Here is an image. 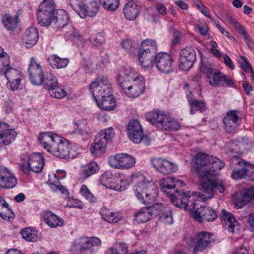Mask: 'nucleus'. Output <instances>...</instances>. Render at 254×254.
<instances>
[{
	"instance_id": "obj_1",
	"label": "nucleus",
	"mask_w": 254,
	"mask_h": 254,
	"mask_svg": "<svg viewBox=\"0 0 254 254\" xmlns=\"http://www.w3.org/2000/svg\"><path fill=\"white\" fill-rule=\"evenodd\" d=\"M196 175L199 178L201 190L203 193L201 197L205 200L212 198L214 192L222 193L225 190L223 182L217 179V170L224 167V163L218 158L202 153L195 156Z\"/></svg>"
},
{
	"instance_id": "obj_2",
	"label": "nucleus",
	"mask_w": 254,
	"mask_h": 254,
	"mask_svg": "<svg viewBox=\"0 0 254 254\" xmlns=\"http://www.w3.org/2000/svg\"><path fill=\"white\" fill-rule=\"evenodd\" d=\"M38 139L45 150L60 159L73 158L79 153L76 144L53 132L40 133Z\"/></svg>"
},
{
	"instance_id": "obj_3",
	"label": "nucleus",
	"mask_w": 254,
	"mask_h": 254,
	"mask_svg": "<svg viewBox=\"0 0 254 254\" xmlns=\"http://www.w3.org/2000/svg\"><path fill=\"white\" fill-rule=\"evenodd\" d=\"M132 181L136 184L134 187V192L141 202L146 205L151 203L157 195V190L152 182H146L145 177L141 174L132 176Z\"/></svg>"
},
{
	"instance_id": "obj_4",
	"label": "nucleus",
	"mask_w": 254,
	"mask_h": 254,
	"mask_svg": "<svg viewBox=\"0 0 254 254\" xmlns=\"http://www.w3.org/2000/svg\"><path fill=\"white\" fill-rule=\"evenodd\" d=\"M174 192L175 193H173L169 196L172 202L176 207L189 211L191 214L192 211H193V209H195L196 205V203L193 202L194 200L193 198V196H197L203 199L201 197V194L203 193L202 191L201 193L192 192L191 195H190V192H180L178 190Z\"/></svg>"
},
{
	"instance_id": "obj_5",
	"label": "nucleus",
	"mask_w": 254,
	"mask_h": 254,
	"mask_svg": "<svg viewBox=\"0 0 254 254\" xmlns=\"http://www.w3.org/2000/svg\"><path fill=\"white\" fill-rule=\"evenodd\" d=\"M213 242L214 239L211 234L206 231H201L190 237L188 244L193 247V254H197L208 248Z\"/></svg>"
},
{
	"instance_id": "obj_6",
	"label": "nucleus",
	"mask_w": 254,
	"mask_h": 254,
	"mask_svg": "<svg viewBox=\"0 0 254 254\" xmlns=\"http://www.w3.org/2000/svg\"><path fill=\"white\" fill-rule=\"evenodd\" d=\"M55 3L53 0H43L40 4L37 12V19L39 24L47 27L49 26L55 18Z\"/></svg>"
},
{
	"instance_id": "obj_7",
	"label": "nucleus",
	"mask_w": 254,
	"mask_h": 254,
	"mask_svg": "<svg viewBox=\"0 0 254 254\" xmlns=\"http://www.w3.org/2000/svg\"><path fill=\"white\" fill-rule=\"evenodd\" d=\"M135 158L127 153H119L111 156L109 164L113 168L125 170L133 167L135 164Z\"/></svg>"
},
{
	"instance_id": "obj_8",
	"label": "nucleus",
	"mask_w": 254,
	"mask_h": 254,
	"mask_svg": "<svg viewBox=\"0 0 254 254\" xmlns=\"http://www.w3.org/2000/svg\"><path fill=\"white\" fill-rule=\"evenodd\" d=\"M94 242L95 237L77 238L71 242L68 252L70 254H86Z\"/></svg>"
},
{
	"instance_id": "obj_9",
	"label": "nucleus",
	"mask_w": 254,
	"mask_h": 254,
	"mask_svg": "<svg viewBox=\"0 0 254 254\" xmlns=\"http://www.w3.org/2000/svg\"><path fill=\"white\" fill-rule=\"evenodd\" d=\"M28 72L32 84L40 86L43 84L45 77L43 68L34 57L30 59Z\"/></svg>"
},
{
	"instance_id": "obj_10",
	"label": "nucleus",
	"mask_w": 254,
	"mask_h": 254,
	"mask_svg": "<svg viewBox=\"0 0 254 254\" xmlns=\"http://www.w3.org/2000/svg\"><path fill=\"white\" fill-rule=\"evenodd\" d=\"M0 75H4L8 80L6 83L8 88L12 91L18 89L22 77V73L18 70L11 67L9 64L2 68V72Z\"/></svg>"
},
{
	"instance_id": "obj_11",
	"label": "nucleus",
	"mask_w": 254,
	"mask_h": 254,
	"mask_svg": "<svg viewBox=\"0 0 254 254\" xmlns=\"http://www.w3.org/2000/svg\"><path fill=\"white\" fill-rule=\"evenodd\" d=\"M145 88V82L142 76H136L130 83L123 87L122 89L125 91L127 95L131 98L138 97L143 93Z\"/></svg>"
},
{
	"instance_id": "obj_12",
	"label": "nucleus",
	"mask_w": 254,
	"mask_h": 254,
	"mask_svg": "<svg viewBox=\"0 0 254 254\" xmlns=\"http://www.w3.org/2000/svg\"><path fill=\"white\" fill-rule=\"evenodd\" d=\"M179 60L180 68L185 71L189 70L196 60L195 51L191 47L183 49L180 52Z\"/></svg>"
},
{
	"instance_id": "obj_13",
	"label": "nucleus",
	"mask_w": 254,
	"mask_h": 254,
	"mask_svg": "<svg viewBox=\"0 0 254 254\" xmlns=\"http://www.w3.org/2000/svg\"><path fill=\"white\" fill-rule=\"evenodd\" d=\"M17 180L12 171L5 167H0V187L4 189L13 188Z\"/></svg>"
},
{
	"instance_id": "obj_14",
	"label": "nucleus",
	"mask_w": 254,
	"mask_h": 254,
	"mask_svg": "<svg viewBox=\"0 0 254 254\" xmlns=\"http://www.w3.org/2000/svg\"><path fill=\"white\" fill-rule=\"evenodd\" d=\"M191 215L199 222H202L203 219L207 221H212L217 217V212L215 210L210 207L202 206L192 211Z\"/></svg>"
},
{
	"instance_id": "obj_15",
	"label": "nucleus",
	"mask_w": 254,
	"mask_h": 254,
	"mask_svg": "<svg viewBox=\"0 0 254 254\" xmlns=\"http://www.w3.org/2000/svg\"><path fill=\"white\" fill-rule=\"evenodd\" d=\"M94 2V0L91 1L89 6L83 5L79 0H69V4L82 18H85L87 16L93 17L95 15V12L94 11V7L92 6Z\"/></svg>"
},
{
	"instance_id": "obj_16",
	"label": "nucleus",
	"mask_w": 254,
	"mask_h": 254,
	"mask_svg": "<svg viewBox=\"0 0 254 254\" xmlns=\"http://www.w3.org/2000/svg\"><path fill=\"white\" fill-rule=\"evenodd\" d=\"M151 164L157 171L164 175L171 174L178 170L177 165L162 158L153 159Z\"/></svg>"
},
{
	"instance_id": "obj_17",
	"label": "nucleus",
	"mask_w": 254,
	"mask_h": 254,
	"mask_svg": "<svg viewBox=\"0 0 254 254\" xmlns=\"http://www.w3.org/2000/svg\"><path fill=\"white\" fill-rule=\"evenodd\" d=\"M142 11V6L137 1L126 2L123 9L126 19L129 21L135 20L139 17Z\"/></svg>"
},
{
	"instance_id": "obj_18",
	"label": "nucleus",
	"mask_w": 254,
	"mask_h": 254,
	"mask_svg": "<svg viewBox=\"0 0 254 254\" xmlns=\"http://www.w3.org/2000/svg\"><path fill=\"white\" fill-rule=\"evenodd\" d=\"M158 69L163 73H169L173 69V59L166 53H160L155 56V63Z\"/></svg>"
},
{
	"instance_id": "obj_19",
	"label": "nucleus",
	"mask_w": 254,
	"mask_h": 254,
	"mask_svg": "<svg viewBox=\"0 0 254 254\" xmlns=\"http://www.w3.org/2000/svg\"><path fill=\"white\" fill-rule=\"evenodd\" d=\"M96 104L102 110L113 111L116 107V100L110 92L107 95H96Z\"/></svg>"
},
{
	"instance_id": "obj_20",
	"label": "nucleus",
	"mask_w": 254,
	"mask_h": 254,
	"mask_svg": "<svg viewBox=\"0 0 254 254\" xmlns=\"http://www.w3.org/2000/svg\"><path fill=\"white\" fill-rule=\"evenodd\" d=\"M136 75V73L132 68L129 67H121L118 71V83L122 89L123 87H126L128 83L135 78Z\"/></svg>"
},
{
	"instance_id": "obj_21",
	"label": "nucleus",
	"mask_w": 254,
	"mask_h": 254,
	"mask_svg": "<svg viewBox=\"0 0 254 254\" xmlns=\"http://www.w3.org/2000/svg\"><path fill=\"white\" fill-rule=\"evenodd\" d=\"M207 78L209 83L212 86H231L233 84V81L228 76L223 75L216 69Z\"/></svg>"
},
{
	"instance_id": "obj_22",
	"label": "nucleus",
	"mask_w": 254,
	"mask_h": 254,
	"mask_svg": "<svg viewBox=\"0 0 254 254\" xmlns=\"http://www.w3.org/2000/svg\"><path fill=\"white\" fill-rule=\"evenodd\" d=\"M41 216L44 222L51 228L61 227L64 224V220L51 211H44Z\"/></svg>"
},
{
	"instance_id": "obj_23",
	"label": "nucleus",
	"mask_w": 254,
	"mask_h": 254,
	"mask_svg": "<svg viewBox=\"0 0 254 254\" xmlns=\"http://www.w3.org/2000/svg\"><path fill=\"white\" fill-rule=\"evenodd\" d=\"M28 161L32 172L40 173L42 171L44 164V159L41 153H32L29 156Z\"/></svg>"
},
{
	"instance_id": "obj_24",
	"label": "nucleus",
	"mask_w": 254,
	"mask_h": 254,
	"mask_svg": "<svg viewBox=\"0 0 254 254\" xmlns=\"http://www.w3.org/2000/svg\"><path fill=\"white\" fill-rule=\"evenodd\" d=\"M155 53L139 51L138 60L141 66L145 69L152 67L155 63Z\"/></svg>"
},
{
	"instance_id": "obj_25",
	"label": "nucleus",
	"mask_w": 254,
	"mask_h": 254,
	"mask_svg": "<svg viewBox=\"0 0 254 254\" xmlns=\"http://www.w3.org/2000/svg\"><path fill=\"white\" fill-rule=\"evenodd\" d=\"M145 117L148 121L157 127L160 128L165 122L167 115L159 111L149 112L146 114Z\"/></svg>"
},
{
	"instance_id": "obj_26",
	"label": "nucleus",
	"mask_w": 254,
	"mask_h": 254,
	"mask_svg": "<svg viewBox=\"0 0 254 254\" xmlns=\"http://www.w3.org/2000/svg\"><path fill=\"white\" fill-rule=\"evenodd\" d=\"M222 215L223 221L225 223V227L230 232L234 233L236 230H239V223L231 214L223 210Z\"/></svg>"
},
{
	"instance_id": "obj_27",
	"label": "nucleus",
	"mask_w": 254,
	"mask_h": 254,
	"mask_svg": "<svg viewBox=\"0 0 254 254\" xmlns=\"http://www.w3.org/2000/svg\"><path fill=\"white\" fill-rule=\"evenodd\" d=\"M112 92L109 81L105 76H98L96 79V95L105 94Z\"/></svg>"
},
{
	"instance_id": "obj_28",
	"label": "nucleus",
	"mask_w": 254,
	"mask_h": 254,
	"mask_svg": "<svg viewBox=\"0 0 254 254\" xmlns=\"http://www.w3.org/2000/svg\"><path fill=\"white\" fill-rule=\"evenodd\" d=\"M48 61L51 66L54 69L65 68L69 63L68 58H62L56 54L50 56L48 58Z\"/></svg>"
},
{
	"instance_id": "obj_29",
	"label": "nucleus",
	"mask_w": 254,
	"mask_h": 254,
	"mask_svg": "<svg viewBox=\"0 0 254 254\" xmlns=\"http://www.w3.org/2000/svg\"><path fill=\"white\" fill-rule=\"evenodd\" d=\"M17 133L14 129H1L0 131V144L6 146L15 139Z\"/></svg>"
},
{
	"instance_id": "obj_30",
	"label": "nucleus",
	"mask_w": 254,
	"mask_h": 254,
	"mask_svg": "<svg viewBox=\"0 0 254 254\" xmlns=\"http://www.w3.org/2000/svg\"><path fill=\"white\" fill-rule=\"evenodd\" d=\"M95 173V162L91 161L80 167L79 172V180L82 182L94 174Z\"/></svg>"
},
{
	"instance_id": "obj_31",
	"label": "nucleus",
	"mask_w": 254,
	"mask_h": 254,
	"mask_svg": "<svg viewBox=\"0 0 254 254\" xmlns=\"http://www.w3.org/2000/svg\"><path fill=\"white\" fill-rule=\"evenodd\" d=\"M0 217L5 220L8 221L13 219L15 217L8 204L1 197H0Z\"/></svg>"
},
{
	"instance_id": "obj_32",
	"label": "nucleus",
	"mask_w": 254,
	"mask_h": 254,
	"mask_svg": "<svg viewBox=\"0 0 254 254\" xmlns=\"http://www.w3.org/2000/svg\"><path fill=\"white\" fill-rule=\"evenodd\" d=\"M230 159L232 167L237 165V168L241 171H245V175L247 176H248L251 169L252 168V164L235 155L233 156Z\"/></svg>"
},
{
	"instance_id": "obj_33",
	"label": "nucleus",
	"mask_w": 254,
	"mask_h": 254,
	"mask_svg": "<svg viewBox=\"0 0 254 254\" xmlns=\"http://www.w3.org/2000/svg\"><path fill=\"white\" fill-rule=\"evenodd\" d=\"M115 180L113 175L110 172H105L101 177L100 184L107 188L112 190H121V187H118L114 181Z\"/></svg>"
},
{
	"instance_id": "obj_34",
	"label": "nucleus",
	"mask_w": 254,
	"mask_h": 254,
	"mask_svg": "<svg viewBox=\"0 0 254 254\" xmlns=\"http://www.w3.org/2000/svg\"><path fill=\"white\" fill-rule=\"evenodd\" d=\"M39 33H24L22 37L23 45L26 49L33 47L36 44L39 39Z\"/></svg>"
},
{
	"instance_id": "obj_35",
	"label": "nucleus",
	"mask_w": 254,
	"mask_h": 254,
	"mask_svg": "<svg viewBox=\"0 0 254 254\" xmlns=\"http://www.w3.org/2000/svg\"><path fill=\"white\" fill-rule=\"evenodd\" d=\"M159 184L161 186V191L167 195L170 196L173 193V190L175 191L174 189L176 188V185L173 179L170 177H166L161 179L160 181Z\"/></svg>"
},
{
	"instance_id": "obj_36",
	"label": "nucleus",
	"mask_w": 254,
	"mask_h": 254,
	"mask_svg": "<svg viewBox=\"0 0 254 254\" xmlns=\"http://www.w3.org/2000/svg\"><path fill=\"white\" fill-rule=\"evenodd\" d=\"M254 197V187L246 190L242 196L237 199L235 202V205L238 208L244 206Z\"/></svg>"
},
{
	"instance_id": "obj_37",
	"label": "nucleus",
	"mask_w": 254,
	"mask_h": 254,
	"mask_svg": "<svg viewBox=\"0 0 254 254\" xmlns=\"http://www.w3.org/2000/svg\"><path fill=\"white\" fill-rule=\"evenodd\" d=\"M2 21L4 27L8 31H13L19 23L18 15L12 17L9 14H5Z\"/></svg>"
},
{
	"instance_id": "obj_38",
	"label": "nucleus",
	"mask_w": 254,
	"mask_h": 254,
	"mask_svg": "<svg viewBox=\"0 0 254 254\" xmlns=\"http://www.w3.org/2000/svg\"><path fill=\"white\" fill-rule=\"evenodd\" d=\"M100 213L103 219L109 222L117 223L121 219L117 212H113L105 207L101 209Z\"/></svg>"
},
{
	"instance_id": "obj_39",
	"label": "nucleus",
	"mask_w": 254,
	"mask_h": 254,
	"mask_svg": "<svg viewBox=\"0 0 254 254\" xmlns=\"http://www.w3.org/2000/svg\"><path fill=\"white\" fill-rule=\"evenodd\" d=\"M152 218L148 206L141 208L134 214V219L138 223L146 222Z\"/></svg>"
},
{
	"instance_id": "obj_40",
	"label": "nucleus",
	"mask_w": 254,
	"mask_h": 254,
	"mask_svg": "<svg viewBox=\"0 0 254 254\" xmlns=\"http://www.w3.org/2000/svg\"><path fill=\"white\" fill-rule=\"evenodd\" d=\"M56 21L55 24L56 30H58L66 26L68 23L69 16L65 11H60L57 13L55 17Z\"/></svg>"
},
{
	"instance_id": "obj_41",
	"label": "nucleus",
	"mask_w": 254,
	"mask_h": 254,
	"mask_svg": "<svg viewBox=\"0 0 254 254\" xmlns=\"http://www.w3.org/2000/svg\"><path fill=\"white\" fill-rule=\"evenodd\" d=\"M199 69L201 72L206 74L207 77L216 70L213 67L212 63L205 58H201Z\"/></svg>"
},
{
	"instance_id": "obj_42",
	"label": "nucleus",
	"mask_w": 254,
	"mask_h": 254,
	"mask_svg": "<svg viewBox=\"0 0 254 254\" xmlns=\"http://www.w3.org/2000/svg\"><path fill=\"white\" fill-rule=\"evenodd\" d=\"M43 84L49 92L58 85V78L55 75L51 73H47L45 77Z\"/></svg>"
},
{
	"instance_id": "obj_43",
	"label": "nucleus",
	"mask_w": 254,
	"mask_h": 254,
	"mask_svg": "<svg viewBox=\"0 0 254 254\" xmlns=\"http://www.w3.org/2000/svg\"><path fill=\"white\" fill-rule=\"evenodd\" d=\"M21 234L23 239L29 242H35L38 240L37 232L30 227L23 229Z\"/></svg>"
},
{
	"instance_id": "obj_44",
	"label": "nucleus",
	"mask_w": 254,
	"mask_h": 254,
	"mask_svg": "<svg viewBox=\"0 0 254 254\" xmlns=\"http://www.w3.org/2000/svg\"><path fill=\"white\" fill-rule=\"evenodd\" d=\"M163 124L162 125L160 128L169 131L178 130L180 127L179 124L170 117L167 116Z\"/></svg>"
},
{
	"instance_id": "obj_45",
	"label": "nucleus",
	"mask_w": 254,
	"mask_h": 254,
	"mask_svg": "<svg viewBox=\"0 0 254 254\" xmlns=\"http://www.w3.org/2000/svg\"><path fill=\"white\" fill-rule=\"evenodd\" d=\"M157 45L156 42L151 39H146L142 42L139 51L149 52L156 54Z\"/></svg>"
},
{
	"instance_id": "obj_46",
	"label": "nucleus",
	"mask_w": 254,
	"mask_h": 254,
	"mask_svg": "<svg viewBox=\"0 0 254 254\" xmlns=\"http://www.w3.org/2000/svg\"><path fill=\"white\" fill-rule=\"evenodd\" d=\"M100 5L104 9L110 11L117 9L120 5L119 0H99Z\"/></svg>"
},
{
	"instance_id": "obj_47",
	"label": "nucleus",
	"mask_w": 254,
	"mask_h": 254,
	"mask_svg": "<svg viewBox=\"0 0 254 254\" xmlns=\"http://www.w3.org/2000/svg\"><path fill=\"white\" fill-rule=\"evenodd\" d=\"M127 135L128 137H133V133L137 131L139 133L140 130H142L139 122L136 120L130 121L127 126Z\"/></svg>"
},
{
	"instance_id": "obj_48",
	"label": "nucleus",
	"mask_w": 254,
	"mask_h": 254,
	"mask_svg": "<svg viewBox=\"0 0 254 254\" xmlns=\"http://www.w3.org/2000/svg\"><path fill=\"white\" fill-rule=\"evenodd\" d=\"M188 102L190 105V112L191 114H194L195 111H202L205 109V105L203 102L192 98L189 99Z\"/></svg>"
},
{
	"instance_id": "obj_49",
	"label": "nucleus",
	"mask_w": 254,
	"mask_h": 254,
	"mask_svg": "<svg viewBox=\"0 0 254 254\" xmlns=\"http://www.w3.org/2000/svg\"><path fill=\"white\" fill-rule=\"evenodd\" d=\"M10 57L4 52V49L0 46V73L2 72V68L10 64Z\"/></svg>"
},
{
	"instance_id": "obj_50",
	"label": "nucleus",
	"mask_w": 254,
	"mask_h": 254,
	"mask_svg": "<svg viewBox=\"0 0 254 254\" xmlns=\"http://www.w3.org/2000/svg\"><path fill=\"white\" fill-rule=\"evenodd\" d=\"M148 208L152 217L160 216L165 210V207L161 203L153 204L152 206H148Z\"/></svg>"
},
{
	"instance_id": "obj_51",
	"label": "nucleus",
	"mask_w": 254,
	"mask_h": 254,
	"mask_svg": "<svg viewBox=\"0 0 254 254\" xmlns=\"http://www.w3.org/2000/svg\"><path fill=\"white\" fill-rule=\"evenodd\" d=\"M107 143L106 139L98 138V136L96 137V156L106 152Z\"/></svg>"
},
{
	"instance_id": "obj_52",
	"label": "nucleus",
	"mask_w": 254,
	"mask_h": 254,
	"mask_svg": "<svg viewBox=\"0 0 254 254\" xmlns=\"http://www.w3.org/2000/svg\"><path fill=\"white\" fill-rule=\"evenodd\" d=\"M49 93L51 96L58 99L63 98L66 95V93L64 90L59 87L58 85L51 90H50V91H49Z\"/></svg>"
},
{
	"instance_id": "obj_53",
	"label": "nucleus",
	"mask_w": 254,
	"mask_h": 254,
	"mask_svg": "<svg viewBox=\"0 0 254 254\" xmlns=\"http://www.w3.org/2000/svg\"><path fill=\"white\" fill-rule=\"evenodd\" d=\"M98 138L105 139L107 142L108 140L110 139L114 136V129L112 127H109L101 131L98 134Z\"/></svg>"
},
{
	"instance_id": "obj_54",
	"label": "nucleus",
	"mask_w": 254,
	"mask_h": 254,
	"mask_svg": "<svg viewBox=\"0 0 254 254\" xmlns=\"http://www.w3.org/2000/svg\"><path fill=\"white\" fill-rule=\"evenodd\" d=\"M160 219L165 224H172L173 223L172 210L169 209L164 212L160 216Z\"/></svg>"
},
{
	"instance_id": "obj_55",
	"label": "nucleus",
	"mask_w": 254,
	"mask_h": 254,
	"mask_svg": "<svg viewBox=\"0 0 254 254\" xmlns=\"http://www.w3.org/2000/svg\"><path fill=\"white\" fill-rule=\"evenodd\" d=\"M81 194L90 202H94V197L85 185H82L80 190Z\"/></svg>"
},
{
	"instance_id": "obj_56",
	"label": "nucleus",
	"mask_w": 254,
	"mask_h": 254,
	"mask_svg": "<svg viewBox=\"0 0 254 254\" xmlns=\"http://www.w3.org/2000/svg\"><path fill=\"white\" fill-rule=\"evenodd\" d=\"M228 21L239 32H246V29L239 22L231 15L227 16Z\"/></svg>"
},
{
	"instance_id": "obj_57",
	"label": "nucleus",
	"mask_w": 254,
	"mask_h": 254,
	"mask_svg": "<svg viewBox=\"0 0 254 254\" xmlns=\"http://www.w3.org/2000/svg\"><path fill=\"white\" fill-rule=\"evenodd\" d=\"M66 206L68 207H76L82 208L83 205L82 202L77 199L68 198L66 201Z\"/></svg>"
},
{
	"instance_id": "obj_58",
	"label": "nucleus",
	"mask_w": 254,
	"mask_h": 254,
	"mask_svg": "<svg viewBox=\"0 0 254 254\" xmlns=\"http://www.w3.org/2000/svg\"><path fill=\"white\" fill-rule=\"evenodd\" d=\"M68 133L71 135H77L81 136L83 140L87 139L89 134V132L86 130H83L80 128H76L75 130L73 131H68Z\"/></svg>"
},
{
	"instance_id": "obj_59",
	"label": "nucleus",
	"mask_w": 254,
	"mask_h": 254,
	"mask_svg": "<svg viewBox=\"0 0 254 254\" xmlns=\"http://www.w3.org/2000/svg\"><path fill=\"white\" fill-rule=\"evenodd\" d=\"M51 187L54 190H60L62 193L68 194V191L67 190L60 184V182L57 180L54 183H50Z\"/></svg>"
},
{
	"instance_id": "obj_60",
	"label": "nucleus",
	"mask_w": 254,
	"mask_h": 254,
	"mask_svg": "<svg viewBox=\"0 0 254 254\" xmlns=\"http://www.w3.org/2000/svg\"><path fill=\"white\" fill-rule=\"evenodd\" d=\"M227 119L229 121H231L237 123L238 121L239 117L237 115V111L235 110H230L227 113L226 116L223 120Z\"/></svg>"
},
{
	"instance_id": "obj_61",
	"label": "nucleus",
	"mask_w": 254,
	"mask_h": 254,
	"mask_svg": "<svg viewBox=\"0 0 254 254\" xmlns=\"http://www.w3.org/2000/svg\"><path fill=\"white\" fill-rule=\"evenodd\" d=\"M223 123L225 126V128L228 133L233 132L237 127L236 123L228 121L227 119L223 120Z\"/></svg>"
},
{
	"instance_id": "obj_62",
	"label": "nucleus",
	"mask_w": 254,
	"mask_h": 254,
	"mask_svg": "<svg viewBox=\"0 0 254 254\" xmlns=\"http://www.w3.org/2000/svg\"><path fill=\"white\" fill-rule=\"evenodd\" d=\"M246 175L245 172L241 171L238 168H235L231 174V177L235 180L244 178Z\"/></svg>"
},
{
	"instance_id": "obj_63",
	"label": "nucleus",
	"mask_w": 254,
	"mask_h": 254,
	"mask_svg": "<svg viewBox=\"0 0 254 254\" xmlns=\"http://www.w3.org/2000/svg\"><path fill=\"white\" fill-rule=\"evenodd\" d=\"M241 61L240 62V65L243 69L247 72H250L252 69V67L250 64L247 61L246 58L244 57H241Z\"/></svg>"
},
{
	"instance_id": "obj_64",
	"label": "nucleus",
	"mask_w": 254,
	"mask_h": 254,
	"mask_svg": "<svg viewBox=\"0 0 254 254\" xmlns=\"http://www.w3.org/2000/svg\"><path fill=\"white\" fill-rule=\"evenodd\" d=\"M139 132V133H137V131L133 133V137H129V138L135 143H140L143 136V130H140Z\"/></svg>"
}]
</instances>
